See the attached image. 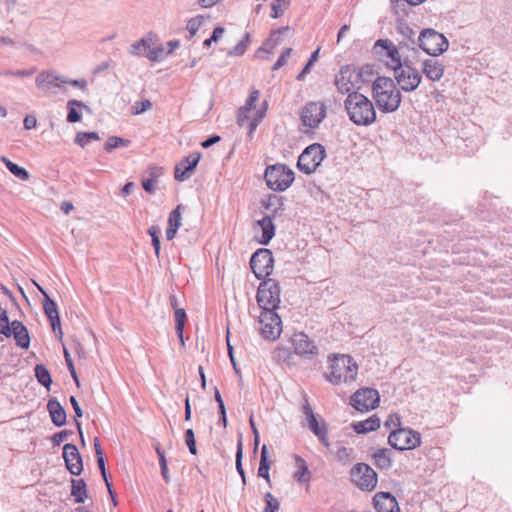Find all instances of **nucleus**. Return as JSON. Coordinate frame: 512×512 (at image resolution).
I'll use <instances>...</instances> for the list:
<instances>
[{
	"label": "nucleus",
	"mask_w": 512,
	"mask_h": 512,
	"mask_svg": "<svg viewBox=\"0 0 512 512\" xmlns=\"http://www.w3.org/2000/svg\"><path fill=\"white\" fill-rule=\"evenodd\" d=\"M372 98L381 112L393 113L399 108L402 95L392 78L378 76L372 84Z\"/></svg>",
	"instance_id": "obj_1"
},
{
	"label": "nucleus",
	"mask_w": 512,
	"mask_h": 512,
	"mask_svg": "<svg viewBox=\"0 0 512 512\" xmlns=\"http://www.w3.org/2000/svg\"><path fill=\"white\" fill-rule=\"evenodd\" d=\"M344 107L349 120L357 126H370L376 121V110L373 102L358 91L347 95Z\"/></svg>",
	"instance_id": "obj_2"
},
{
	"label": "nucleus",
	"mask_w": 512,
	"mask_h": 512,
	"mask_svg": "<svg viewBox=\"0 0 512 512\" xmlns=\"http://www.w3.org/2000/svg\"><path fill=\"white\" fill-rule=\"evenodd\" d=\"M406 50L407 49H401L400 43L396 46L390 39H378L372 48L377 58L383 61L385 65L392 70H395L408 61V57L405 55Z\"/></svg>",
	"instance_id": "obj_3"
},
{
	"label": "nucleus",
	"mask_w": 512,
	"mask_h": 512,
	"mask_svg": "<svg viewBox=\"0 0 512 512\" xmlns=\"http://www.w3.org/2000/svg\"><path fill=\"white\" fill-rule=\"evenodd\" d=\"M331 373L325 374L326 379L334 385L352 382L356 379L358 366L349 355L334 356L330 364Z\"/></svg>",
	"instance_id": "obj_4"
},
{
	"label": "nucleus",
	"mask_w": 512,
	"mask_h": 512,
	"mask_svg": "<svg viewBox=\"0 0 512 512\" xmlns=\"http://www.w3.org/2000/svg\"><path fill=\"white\" fill-rule=\"evenodd\" d=\"M369 67L356 69L352 66H343L335 76V85L342 94H350L361 88L365 82L364 74L368 73Z\"/></svg>",
	"instance_id": "obj_5"
},
{
	"label": "nucleus",
	"mask_w": 512,
	"mask_h": 512,
	"mask_svg": "<svg viewBox=\"0 0 512 512\" xmlns=\"http://www.w3.org/2000/svg\"><path fill=\"white\" fill-rule=\"evenodd\" d=\"M266 185L273 191H285L288 189L295 175L291 168L285 164H274L267 166L264 174Z\"/></svg>",
	"instance_id": "obj_6"
},
{
	"label": "nucleus",
	"mask_w": 512,
	"mask_h": 512,
	"mask_svg": "<svg viewBox=\"0 0 512 512\" xmlns=\"http://www.w3.org/2000/svg\"><path fill=\"white\" fill-rule=\"evenodd\" d=\"M417 41V47L434 57L442 54L449 47L447 38L432 28L423 29L418 34Z\"/></svg>",
	"instance_id": "obj_7"
},
{
	"label": "nucleus",
	"mask_w": 512,
	"mask_h": 512,
	"mask_svg": "<svg viewBox=\"0 0 512 512\" xmlns=\"http://www.w3.org/2000/svg\"><path fill=\"white\" fill-rule=\"evenodd\" d=\"M280 286L274 279L263 280L257 290V303L262 311L276 310L280 304Z\"/></svg>",
	"instance_id": "obj_8"
},
{
	"label": "nucleus",
	"mask_w": 512,
	"mask_h": 512,
	"mask_svg": "<svg viewBox=\"0 0 512 512\" xmlns=\"http://www.w3.org/2000/svg\"><path fill=\"white\" fill-rule=\"evenodd\" d=\"M325 157V148L319 143H313L300 154L297 168L307 175L312 174L317 170Z\"/></svg>",
	"instance_id": "obj_9"
},
{
	"label": "nucleus",
	"mask_w": 512,
	"mask_h": 512,
	"mask_svg": "<svg viewBox=\"0 0 512 512\" xmlns=\"http://www.w3.org/2000/svg\"><path fill=\"white\" fill-rule=\"evenodd\" d=\"M393 72L396 83L404 92L416 90L422 81L421 74L412 66L409 60L393 70Z\"/></svg>",
	"instance_id": "obj_10"
},
{
	"label": "nucleus",
	"mask_w": 512,
	"mask_h": 512,
	"mask_svg": "<svg viewBox=\"0 0 512 512\" xmlns=\"http://www.w3.org/2000/svg\"><path fill=\"white\" fill-rule=\"evenodd\" d=\"M302 413L305 418V425L307 428L317 436L318 440L325 446L329 447L328 428L326 422L320 418V421L313 412V409L308 401L307 395H304V403L302 405Z\"/></svg>",
	"instance_id": "obj_11"
},
{
	"label": "nucleus",
	"mask_w": 512,
	"mask_h": 512,
	"mask_svg": "<svg viewBox=\"0 0 512 512\" xmlns=\"http://www.w3.org/2000/svg\"><path fill=\"white\" fill-rule=\"evenodd\" d=\"M327 106L323 101H310L305 104L300 113L302 125L309 128H318L326 118Z\"/></svg>",
	"instance_id": "obj_12"
},
{
	"label": "nucleus",
	"mask_w": 512,
	"mask_h": 512,
	"mask_svg": "<svg viewBox=\"0 0 512 512\" xmlns=\"http://www.w3.org/2000/svg\"><path fill=\"white\" fill-rule=\"evenodd\" d=\"M388 443L397 450H410L420 445L421 436L413 430L399 428L390 433Z\"/></svg>",
	"instance_id": "obj_13"
},
{
	"label": "nucleus",
	"mask_w": 512,
	"mask_h": 512,
	"mask_svg": "<svg viewBox=\"0 0 512 512\" xmlns=\"http://www.w3.org/2000/svg\"><path fill=\"white\" fill-rule=\"evenodd\" d=\"M273 255L269 249L260 248L250 259V266L257 279L269 276L273 271Z\"/></svg>",
	"instance_id": "obj_14"
},
{
	"label": "nucleus",
	"mask_w": 512,
	"mask_h": 512,
	"mask_svg": "<svg viewBox=\"0 0 512 512\" xmlns=\"http://www.w3.org/2000/svg\"><path fill=\"white\" fill-rule=\"evenodd\" d=\"M259 323L261 324L260 330L263 338L270 341H275L279 338L282 332V325L276 310L262 311L259 316Z\"/></svg>",
	"instance_id": "obj_15"
},
{
	"label": "nucleus",
	"mask_w": 512,
	"mask_h": 512,
	"mask_svg": "<svg viewBox=\"0 0 512 512\" xmlns=\"http://www.w3.org/2000/svg\"><path fill=\"white\" fill-rule=\"evenodd\" d=\"M351 479L361 490H373L377 485L376 472L365 463H358L351 469Z\"/></svg>",
	"instance_id": "obj_16"
},
{
	"label": "nucleus",
	"mask_w": 512,
	"mask_h": 512,
	"mask_svg": "<svg viewBox=\"0 0 512 512\" xmlns=\"http://www.w3.org/2000/svg\"><path fill=\"white\" fill-rule=\"evenodd\" d=\"M379 401L378 391L372 388H362L351 396L352 406L360 412H368L375 409Z\"/></svg>",
	"instance_id": "obj_17"
},
{
	"label": "nucleus",
	"mask_w": 512,
	"mask_h": 512,
	"mask_svg": "<svg viewBox=\"0 0 512 512\" xmlns=\"http://www.w3.org/2000/svg\"><path fill=\"white\" fill-rule=\"evenodd\" d=\"M66 83L67 77L51 70L40 72L35 79L37 88L49 93H55L56 89H61Z\"/></svg>",
	"instance_id": "obj_18"
},
{
	"label": "nucleus",
	"mask_w": 512,
	"mask_h": 512,
	"mask_svg": "<svg viewBox=\"0 0 512 512\" xmlns=\"http://www.w3.org/2000/svg\"><path fill=\"white\" fill-rule=\"evenodd\" d=\"M294 352L303 357H313L318 354V348L304 332L295 333L292 336Z\"/></svg>",
	"instance_id": "obj_19"
},
{
	"label": "nucleus",
	"mask_w": 512,
	"mask_h": 512,
	"mask_svg": "<svg viewBox=\"0 0 512 512\" xmlns=\"http://www.w3.org/2000/svg\"><path fill=\"white\" fill-rule=\"evenodd\" d=\"M63 458L68 471L75 476L83 470L82 457L74 444H65L63 447Z\"/></svg>",
	"instance_id": "obj_20"
},
{
	"label": "nucleus",
	"mask_w": 512,
	"mask_h": 512,
	"mask_svg": "<svg viewBox=\"0 0 512 512\" xmlns=\"http://www.w3.org/2000/svg\"><path fill=\"white\" fill-rule=\"evenodd\" d=\"M396 30L402 36V40L399 41L401 49L416 51L417 31L404 20L397 21Z\"/></svg>",
	"instance_id": "obj_21"
},
{
	"label": "nucleus",
	"mask_w": 512,
	"mask_h": 512,
	"mask_svg": "<svg viewBox=\"0 0 512 512\" xmlns=\"http://www.w3.org/2000/svg\"><path fill=\"white\" fill-rule=\"evenodd\" d=\"M201 158L199 152L191 153L184 157L176 166L174 171V177L177 181H185L188 179L189 174L196 168Z\"/></svg>",
	"instance_id": "obj_22"
},
{
	"label": "nucleus",
	"mask_w": 512,
	"mask_h": 512,
	"mask_svg": "<svg viewBox=\"0 0 512 512\" xmlns=\"http://www.w3.org/2000/svg\"><path fill=\"white\" fill-rule=\"evenodd\" d=\"M373 502L377 512H399L398 502L389 492L376 493Z\"/></svg>",
	"instance_id": "obj_23"
},
{
	"label": "nucleus",
	"mask_w": 512,
	"mask_h": 512,
	"mask_svg": "<svg viewBox=\"0 0 512 512\" xmlns=\"http://www.w3.org/2000/svg\"><path fill=\"white\" fill-rule=\"evenodd\" d=\"M444 65L436 58H428L422 63V72L427 79L435 82L439 81L444 75Z\"/></svg>",
	"instance_id": "obj_24"
},
{
	"label": "nucleus",
	"mask_w": 512,
	"mask_h": 512,
	"mask_svg": "<svg viewBox=\"0 0 512 512\" xmlns=\"http://www.w3.org/2000/svg\"><path fill=\"white\" fill-rule=\"evenodd\" d=\"M47 410L49 412L51 421L55 426L62 427L66 424V411L56 398H51L48 400Z\"/></svg>",
	"instance_id": "obj_25"
},
{
	"label": "nucleus",
	"mask_w": 512,
	"mask_h": 512,
	"mask_svg": "<svg viewBox=\"0 0 512 512\" xmlns=\"http://www.w3.org/2000/svg\"><path fill=\"white\" fill-rule=\"evenodd\" d=\"M9 329V337L13 335L16 344L23 349H27L30 345V336L23 323L18 320H14L11 322Z\"/></svg>",
	"instance_id": "obj_26"
},
{
	"label": "nucleus",
	"mask_w": 512,
	"mask_h": 512,
	"mask_svg": "<svg viewBox=\"0 0 512 512\" xmlns=\"http://www.w3.org/2000/svg\"><path fill=\"white\" fill-rule=\"evenodd\" d=\"M261 230V238L258 240L262 245H268L275 235V225L271 216L265 215L256 222Z\"/></svg>",
	"instance_id": "obj_27"
},
{
	"label": "nucleus",
	"mask_w": 512,
	"mask_h": 512,
	"mask_svg": "<svg viewBox=\"0 0 512 512\" xmlns=\"http://www.w3.org/2000/svg\"><path fill=\"white\" fill-rule=\"evenodd\" d=\"M380 427V419L371 416L370 418L353 424L354 431L358 434H365L377 430Z\"/></svg>",
	"instance_id": "obj_28"
},
{
	"label": "nucleus",
	"mask_w": 512,
	"mask_h": 512,
	"mask_svg": "<svg viewBox=\"0 0 512 512\" xmlns=\"http://www.w3.org/2000/svg\"><path fill=\"white\" fill-rule=\"evenodd\" d=\"M67 108H68V114H67V121L69 123H76L81 120V113L77 110V108H85L88 109V106L76 99H71L67 102Z\"/></svg>",
	"instance_id": "obj_29"
},
{
	"label": "nucleus",
	"mask_w": 512,
	"mask_h": 512,
	"mask_svg": "<svg viewBox=\"0 0 512 512\" xmlns=\"http://www.w3.org/2000/svg\"><path fill=\"white\" fill-rule=\"evenodd\" d=\"M35 285L37 286L38 290L44 296L43 308H44V312H45L47 318L52 319L53 317H58L59 312H58V307H57L56 302L50 298L48 293L41 286H39L37 283H35Z\"/></svg>",
	"instance_id": "obj_30"
},
{
	"label": "nucleus",
	"mask_w": 512,
	"mask_h": 512,
	"mask_svg": "<svg viewBox=\"0 0 512 512\" xmlns=\"http://www.w3.org/2000/svg\"><path fill=\"white\" fill-rule=\"evenodd\" d=\"M71 495L75 498L76 503H83L87 498L86 483L83 479H72Z\"/></svg>",
	"instance_id": "obj_31"
},
{
	"label": "nucleus",
	"mask_w": 512,
	"mask_h": 512,
	"mask_svg": "<svg viewBox=\"0 0 512 512\" xmlns=\"http://www.w3.org/2000/svg\"><path fill=\"white\" fill-rule=\"evenodd\" d=\"M269 468L270 462L268 461V448L266 445H263L261 448L258 476L266 479L267 482L270 484Z\"/></svg>",
	"instance_id": "obj_32"
},
{
	"label": "nucleus",
	"mask_w": 512,
	"mask_h": 512,
	"mask_svg": "<svg viewBox=\"0 0 512 512\" xmlns=\"http://www.w3.org/2000/svg\"><path fill=\"white\" fill-rule=\"evenodd\" d=\"M295 461L298 467V470L294 473V478L300 483H306L310 480V472L308 470V466L303 458L300 456H295Z\"/></svg>",
	"instance_id": "obj_33"
},
{
	"label": "nucleus",
	"mask_w": 512,
	"mask_h": 512,
	"mask_svg": "<svg viewBox=\"0 0 512 512\" xmlns=\"http://www.w3.org/2000/svg\"><path fill=\"white\" fill-rule=\"evenodd\" d=\"M1 161L5 164L6 168L20 180L26 181L29 179V173L26 169L20 167L16 163L10 161L7 157L2 156Z\"/></svg>",
	"instance_id": "obj_34"
},
{
	"label": "nucleus",
	"mask_w": 512,
	"mask_h": 512,
	"mask_svg": "<svg viewBox=\"0 0 512 512\" xmlns=\"http://www.w3.org/2000/svg\"><path fill=\"white\" fill-rule=\"evenodd\" d=\"M34 371L37 381L45 388L49 389L52 384V378L48 369L42 364H37Z\"/></svg>",
	"instance_id": "obj_35"
},
{
	"label": "nucleus",
	"mask_w": 512,
	"mask_h": 512,
	"mask_svg": "<svg viewBox=\"0 0 512 512\" xmlns=\"http://www.w3.org/2000/svg\"><path fill=\"white\" fill-rule=\"evenodd\" d=\"M205 18L202 15H198L190 18L187 21L186 29L189 32V39L193 38L200 27L203 25Z\"/></svg>",
	"instance_id": "obj_36"
},
{
	"label": "nucleus",
	"mask_w": 512,
	"mask_h": 512,
	"mask_svg": "<svg viewBox=\"0 0 512 512\" xmlns=\"http://www.w3.org/2000/svg\"><path fill=\"white\" fill-rule=\"evenodd\" d=\"M100 137L96 132H78L75 136L74 142L81 147L86 146L90 141L99 140Z\"/></svg>",
	"instance_id": "obj_37"
},
{
	"label": "nucleus",
	"mask_w": 512,
	"mask_h": 512,
	"mask_svg": "<svg viewBox=\"0 0 512 512\" xmlns=\"http://www.w3.org/2000/svg\"><path fill=\"white\" fill-rule=\"evenodd\" d=\"M250 43V34L245 33L242 40L231 50L227 52L228 56H242Z\"/></svg>",
	"instance_id": "obj_38"
},
{
	"label": "nucleus",
	"mask_w": 512,
	"mask_h": 512,
	"mask_svg": "<svg viewBox=\"0 0 512 512\" xmlns=\"http://www.w3.org/2000/svg\"><path fill=\"white\" fill-rule=\"evenodd\" d=\"M130 144V140L124 139L118 136H110L105 144V150L111 152L112 150L119 147H127Z\"/></svg>",
	"instance_id": "obj_39"
},
{
	"label": "nucleus",
	"mask_w": 512,
	"mask_h": 512,
	"mask_svg": "<svg viewBox=\"0 0 512 512\" xmlns=\"http://www.w3.org/2000/svg\"><path fill=\"white\" fill-rule=\"evenodd\" d=\"M387 453V449H378L373 455L376 465L381 469L389 468L391 466V460Z\"/></svg>",
	"instance_id": "obj_40"
},
{
	"label": "nucleus",
	"mask_w": 512,
	"mask_h": 512,
	"mask_svg": "<svg viewBox=\"0 0 512 512\" xmlns=\"http://www.w3.org/2000/svg\"><path fill=\"white\" fill-rule=\"evenodd\" d=\"M69 401H70V403H71V405L73 407V410L75 412V417H76L75 418V425H76L77 430H78V432L80 434L81 442H82V444H84V438H83V434H82L81 423L77 420V418H81L83 416V411H82V409H81V407H80V405H79V403H78V401H77L75 396H70Z\"/></svg>",
	"instance_id": "obj_41"
},
{
	"label": "nucleus",
	"mask_w": 512,
	"mask_h": 512,
	"mask_svg": "<svg viewBox=\"0 0 512 512\" xmlns=\"http://www.w3.org/2000/svg\"><path fill=\"white\" fill-rule=\"evenodd\" d=\"M265 507L263 512H277L280 508V503L270 492L264 494Z\"/></svg>",
	"instance_id": "obj_42"
},
{
	"label": "nucleus",
	"mask_w": 512,
	"mask_h": 512,
	"mask_svg": "<svg viewBox=\"0 0 512 512\" xmlns=\"http://www.w3.org/2000/svg\"><path fill=\"white\" fill-rule=\"evenodd\" d=\"M289 32H290V28L288 26L281 27V28H279L277 30H274L271 33L270 38L265 43V45L266 46L270 45V48H274L275 46H277L280 43V36L288 34Z\"/></svg>",
	"instance_id": "obj_43"
},
{
	"label": "nucleus",
	"mask_w": 512,
	"mask_h": 512,
	"mask_svg": "<svg viewBox=\"0 0 512 512\" xmlns=\"http://www.w3.org/2000/svg\"><path fill=\"white\" fill-rule=\"evenodd\" d=\"M175 314V331L176 334H180L182 331H184L185 322L187 319L186 312L183 308L176 309L174 311Z\"/></svg>",
	"instance_id": "obj_44"
},
{
	"label": "nucleus",
	"mask_w": 512,
	"mask_h": 512,
	"mask_svg": "<svg viewBox=\"0 0 512 512\" xmlns=\"http://www.w3.org/2000/svg\"><path fill=\"white\" fill-rule=\"evenodd\" d=\"M167 56L162 45L154 47L147 51L146 57L152 62H160Z\"/></svg>",
	"instance_id": "obj_45"
},
{
	"label": "nucleus",
	"mask_w": 512,
	"mask_h": 512,
	"mask_svg": "<svg viewBox=\"0 0 512 512\" xmlns=\"http://www.w3.org/2000/svg\"><path fill=\"white\" fill-rule=\"evenodd\" d=\"M182 205H178L174 210H172L169 214L168 218V226L179 229L181 226L182 216H181Z\"/></svg>",
	"instance_id": "obj_46"
},
{
	"label": "nucleus",
	"mask_w": 512,
	"mask_h": 512,
	"mask_svg": "<svg viewBox=\"0 0 512 512\" xmlns=\"http://www.w3.org/2000/svg\"><path fill=\"white\" fill-rule=\"evenodd\" d=\"M160 229L157 226H151L148 229V234L151 236L152 245L155 249V255L159 257L160 254Z\"/></svg>",
	"instance_id": "obj_47"
},
{
	"label": "nucleus",
	"mask_w": 512,
	"mask_h": 512,
	"mask_svg": "<svg viewBox=\"0 0 512 512\" xmlns=\"http://www.w3.org/2000/svg\"><path fill=\"white\" fill-rule=\"evenodd\" d=\"M185 444L187 445L189 452L192 455H196L198 453L195 441V435L193 429L189 428L185 431L184 434Z\"/></svg>",
	"instance_id": "obj_48"
},
{
	"label": "nucleus",
	"mask_w": 512,
	"mask_h": 512,
	"mask_svg": "<svg viewBox=\"0 0 512 512\" xmlns=\"http://www.w3.org/2000/svg\"><path fill=\"white\" fill-rule=\"evenodd\" d=\"M11 323L7 315V311L0 307V334L9 337Z\"/></svg>",
	"instance_id": "obj_49"
},
{
	"label": "nucleus",
	"mask_w": 512,
	"mask_h": 512,
	"mask_svg": "<svg viewBox=\"0 0 512 512\" xmlns=\"http://www.w3.org/2000/svg\"><path fill=\"white\" fill-rule=\"evenodd\" d=\"M151 107H152V103L148 99L136 101L134 103V105L132 106V114L133 115L142 114V113L146 112L147 110L151 109Z\"/></svg>",
	"instance_id": "obj_50"
},
{
	"label": "nucleus",
	"mask_w": 512,
	"mask_h": 512,
	"mask_svg": "<svg viewBox=\"0 0 512 512\" xmlns=\"http://www.w3.org/2000/svg\"><path fill=\"white\" fill-rule=\"evenodd\" d=\"M265 113H266V106H264L262 109H260L257 112V115L252 120H250V122H249V132H248V136L249 137L252 136V134L255 131L256 127L259 125L261 120L264 118Z\"/></svg>",
	"instance_id": "obj_51"
},
{
	"label": "nucleus",
	"mask_w": 512,
	"mask_h": 512,
	"mask_svg": "<svg viewBox=\"0 0 512 512\" xmlns=\"http://www.w3.org/2000/svg\"><path fill=\"white\" fill-rule=\"evenodd\" d=\"M235 457H236V460H235L236 470L239 473V475H243V473H245V472L242 467L243 448H242L241 440H239L237 443V450H236Z\"/></svg>",
	"instance_id": "obj_52"
},
{
	"label": "nucleus",
	"mask_w": 512,
	"mask_h": 512,
	"mask_svg": "<svg viewBox=\"0 0 512 512\" xmlns=\"http://www.w3.org/2000/svg\"><path fill=\"white\" fill-rule=\"evenodd\" d=\"M224 32H225V29L223 27H221V26L216 27L213 30L211 37L206 39L203 42V45L206 47H209L213 42H217L222 37Z\"/></svg>",
	"instance_id": "obj_53"
},
{
	"label": "nucleus",
	"mask_w": 512,
	"mask_h": 512,
	"mask_svg": "<svg viewBox=\"0 0 512 512\" xmlns=\"http://www.w3.org/2000/svg\"><path fill=\"white\" fill-rule=\"evenodd\" d=\"M35 72V68L33 69H30V70H17V71H11V70H3V71H0V75H5V76H16V77H29L31 75H33Z\"/></svg>",
	"instance_id": "obj_54"
},
{
	"label": "nucleus",
	"mask_w": 512,
	"mask_h": 512,
	"mask_svg": "<svg viewBox=\"0 0 512 512\" xmlns=\"http://www.w3.org/2000/svg\"><path fill=\"white\" fill-rule=\"evenodd\" d=\"M64 358H65V362L67 364V367L69 369V372H70L72 378L74 379L75 383L79 386V380H78V377L76 374V370H75L72 358L70 356V353L65 348H64Z\"/></svg>",
	"instance_id": "obj_55"
},
{
	"label": "nucleus",
	"mask_w": 512,
	"mask_h": 512,
	"mask_svg": "<svg viewBox=\"0 0 512 512\" xmlns=\"http://www.w3.org/2000/svg\"><path fill=\"white\" fill-rule=\"evenodd\" d=\"M73 432L71 430H63L55 433L52 437V443L54 446H59L62 442L68 439Z\"/></svg>",
	"instance_id": "obj_56"
},
{
	"label": "nucleus",
	"mask_w": 512,
	"mask_h": 512,
	"mask_svg": "<svg viewBox=\"0 0 512 512\" xmlns=\"http://www.w3.org/2000/svg\"><path fill=\"white\" fill-rule=\"evenodd\" d=\"M258 98H259V91L258 90L251 91L248 99L246 100L245 105L242 106V108L247 109V111L250 112L252 109L255 108V104L258 101Z\"/></svg>",
	"instance_id": "obj_57"
},
{
	"label": "nucleus",
	"mask_w": 512,
	"mask_h": 512,
	"mask_svg": "<svg viewBox=\"0 0 512 512\" xmlns=\"http://www.w3.org/2000/svg\"><path fill=\"white\" fill-rule=\"evenodd\" d=\"M292 53V49L291 48H286L282 54L280 55V57L278 58V60L276 61V63L273 65L272 67V70H278L279 68H281L282 66H284L287 62V58L291 55Z\"/></svg>",
	"instance_id": "obj_58"
},
{
	"label": "nucleus",
	"mask_w": 512,
	"mask_h": 512,
	"mask_svg": "<svg viewBox=\"0 0 512 512\" xmlns=\"http://www.w3.org/2000/svg\"><path fill=\"white\" fill-rule=\"evenodd\" d=\"M49 321H50L52 330L54 331L56 336L59 339H61L62 336H63V332H62V329H61L60 316L53 317L52 319H49Z\"/></svg>",
	"instance_id": "obj_59"
},
{
	"label": "nucleus",
	"mask_w": 512,
	"mask_h": 512,
	"mask_svg": "<svg viewBox=\"0 0 512 512\" xmlns=\"http://www.w3.org/2000/svg\"><path fill=\"white\" fill-rule=\"evenodd\" d=\"M249 111H247V109H244V108H240L238 110V115H237V123L239 126H244L246 123L249 124Z\"/></svg>",
	"instance_id": "obj_60"
},
{
	"label": "nucleus",
	"mask_w": 512,
	"mask_h": 512,
	"mask_svg": "<svg viewBox=\"0 0 512 512\" xmlns=\"http://www.w3.org/2000/svg\"><path fill=\"white\" fill-rule=\"evenodd\" d=\"M129 52L134 56H146L147 53V51H145L142 45L140 44V41H136L133 44H131Z\"/></svg>",
	"instance_id": "obj_61"
},
{
	"label": "nucleus",
	"mask_w": 512,
	"mask_h": 512,
	"mask_svg": "<svg viewBox=\"0 0 512 512\" xmlns=\"http://www.w3.org/2000/svg\"><path fill=\"white\" fill-rule=\"evenodd\" d=\"M271 8H272L271 17L274 19L278 18L280 15H282L284 10L286 9V7H283V4H280L276 1H274L272 3Z\"/></svg>",
	"instance_id": "obj_62"
},
{
	"label": "nucleus",
	"mask_w": 512,
	"mask_h": 512,
	"mask_svg": "<svg viewBox=\"0 0 512 512\" xmlns=\"http://www.w3.org/2000/svg\"><path fill=\"white\" fill-rule=\"evenodd\" d=\"M280 201L281 198L278 197L277 195H270L266 201H263V207L268 210L276 204L282 205Z\"/></svg>",
	"instance_id": "obj_63"
},
{
	"label": "nucleus",
	"mask_w": 512,
	"mask_h": 512,
	"mask_svg": "<svg viewBox=\"0 0 512 512\" xmlns=\"http://www.w3.org/2000/svg\"><path fill=\"white\" fill-rule=\"evenodd\" d=\"M352 452H353V450L351 448L342 446V447L338 448V450H337V453H336L337 458L339 460H345L351 456Z\"/></svg>",
	"instance_id": "obj_64"
}]
</instances>
